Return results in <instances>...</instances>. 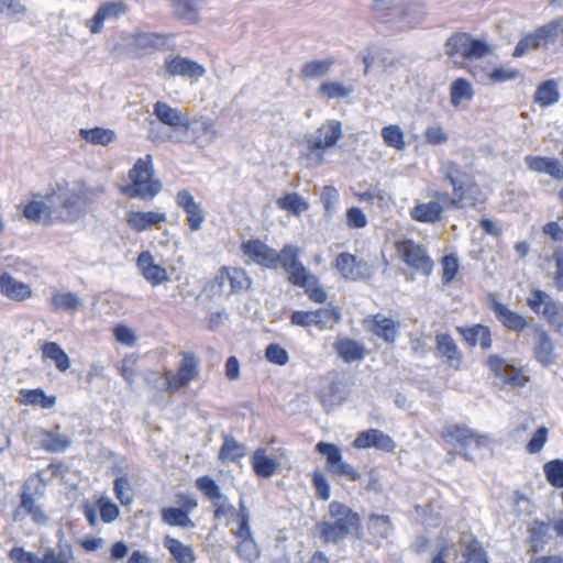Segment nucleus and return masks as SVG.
Listing matches in <instances>:
<instances>
[{
	"label": "nucleus",
	"mask_w": 563,
	"mask_h": 563,
	"mask_svg": "<svg viewBox=\"0 0 563 563\" xmlns=\"http://www.w3.org/2000/svg\"><path fill=\"white\" fill-rule=\"evenodd\" d=\"M0 292L4 297L19 302L30 299L33 295L30 285L13 278L8 273L0 276Z\"/></svg>",
	"instance_id": "2f4dec72"
},
{
	"label": "nucleus",
	"mask_w": 563,
	"mask_h": 563,
	"mask_svg": "<svg viewBox=\"0 0 563 563\" xmlns=\"http://www.w3.org/2000/svg\"><path fill=\"white\" fill-rule=\"evenodd\" d=\"M129 8L124 1L103 2L93 14L86 21V26L91 34H98L103 30L104 21L108 19H118L128 12Z\"/></svg>",
	"instance_id": "b1692460"
},
{
	"label": "nucleus",
	"mask_w": 563,
	"mask_h": 563,
	"mask_svg": "<svg viewBox=\"0 0 563 563\" xmlns=\"http://www.w3.org/2000/svg\"><path fill=\"white\" fill-rule=\"evenodd\" d=\"M334 266L345 279L358 280L368 275L367 262L357 260L355 255L347 252L340 253L336 256Z\"/></svg>",
	"instance_id": "cd10ccee"
},
{
	"label": "nucleus",
	"mask_w": 563,
	"mask_h": 563,
	"mask_svg": "<svg viewBox=\"0 0 563 563\" xmlns=\"http://www.w3.org/2000/svg\"><path fill=\"white\" fill-rule=\"evenodd\" d=\"M54 311H76L81 305L79 297L74 292L56 291L49 299Z\"/></svg>",
	"instance_id": "49530a36"
},
{
	"label": "nucleus",
	"mask_w": 563,
	"mask_h": 563,
	"mask_svg": "<svg viewBox=\"0 0 563 563\" xmlns=\"http://www.w3.org/2000/svg\"><path fill=\"white\" fill-rule=\"evenodd\" d=\"M137 363L139 355L132 353L125 355L118 367L120 375L129 384H132L137 375Z\"/></svg>",
	"instance_id": "052dcab7"
},
{
	"label": "nucleus",
	"mask_w": 563,
	"mask_h": 563,
	"mask_svg": "<svg viewBox=\"0 0 563 563\" xmlns=\"http://www.w3.org/2000/svg\"><path fill=\"white\" fill-rule=\"evenodd\" d=\"M22 511L31 518L33 523L37 526L46 525L48 521V516L44 508L37 503L34 495L30 492V488L25 485L22 487L20 494V505L13 511V519L20 520Z\"/></svg>",
	"instance_id": "4be33fe9"
},
{
	"label": "nucleus",
	"mask_w": 563,
	"mask_h": 563,
	"mask_svg": "<svg viewBox=\"0 0 563 563\" xmlns=\"http://www.w3.org/2000/svg\"><path fill=\"white\" fill-rule=\"evenodd\" d=\"M240 249L244 256L262 267L276 269L280 266L287 273V280L302 288L310 301L320 305L327 301L328 295L319 277L309 273L301 263L298 246L286 244L277 252L260 239H250L242 242Z\"/></svg>",
	"instance_id": "f257e3e1"
},
{
	"label": "nucleus",
	"mask_w": 563,
	"mask_h": 563,
	"mask_svg": "<svg viewBox=\"0 0 563 563\" xmlns=\"http://www.w3.org/2000/svg\"><path fill=\"white\" fill-rule=\"evenodd\" d=\"M316 451L325 457L327 471L331 476L345 477L351 482L362 478V474L343 460L342 451L336 444L320 441L316 444Z\"/></svg>",
	"instance_id": "f8f14e48"
},
{
	"label": "nucleus",
	"mask_w": 563,
	"mask_h": 563,
	"mask_svg": "<svg viewBox=\"0 0 563 563\" xmlns=\"http://www.w3.org/2000/svg\"><path fill=\"white\" fill-rule=\"evenodd\" d=\"M176 501L179 504V507L162 508V521L169 527L194 528L195 522L190 519L189 515L197 508V499L187 493H177Z\"/></svg>",
	"instance_id": "2eb2a0df"
},
{
	"label": "nucleus",
	"mask_w": 563,
	"mask_h": 563,
	"mask_svg": "<svg viewBox=\"0 0 563 563\" xmlns=\"http://www.w3.org/2000/svg\"><path fill=\"white\" fill-rule=\"evenodd\" d=\"M128 177L130 183L119 188L120 192L128 198L150 201L162 190V183L155 177L151 154L140 157L129 170Z\"/></svg>",
	"instance_id": "39448f33"
},
{
	"label": "nucleus",
	"mask_w": 563,
	"mask_h": 563,
	"mask_svg": "<svg viewBox=\"0 0 563 563\" xmlns=\"http://www.w3.org/2000/svg\"><path fill=\"white\" fill-rule=\"evenodd\" d=\"M560 100L558 82L554 79L542 81L536 89L533 102L542 108L550 107Z\"/></svg>",
	"instance_id": "4c0bfd02"
},
{
	"label": "nucleus",
	"mask_w": 563,
	"mask_h": 563,
	"mask_svg": "<svg viewBox=\"0 0 563 563\" xmlns=\"http://www.w3.org/2000/svg\"><path fill=\"white\" fill-rule=\"evenodd\" d=\"M527 306L537 314H541L550 324L555 325L560 331L562 323L560 322L561 307L545 291L541 289H532L527 298Z\"/></svg>",
	"instance_id": "a211bd4d"
},
{
	"label": "nucleus",
	"mask_w": 563,
	"mask_h": 563,
	"mask_svg": "<svg viewBox=\"0 0 563 563\" xmlns=\"http://www.w3.org/2000/svg\"><path fill=\"white\" fill-rule=\"evenodd\" d=\"M461 545L464 563H489L487 551L475 536L463 534Z\"/></svg>",
	"instance_id": "f704fd0d"
},
{
	"label": "nucleus",
	"mask_w": 563,
	"mask_h": 563,
	"mask_svg": "<svg viewBox=\"0 0 563 563\" xmlns=\"http://www.w3.org/2000/svg\"><path fill=\"white\" fill-rule=\"evenodd\" d=\"M96 505L99 509L100 519L104 523L115 521L120 515L119 507L108 497L101 496L97 499Z\"/></svg>",
	"instance_id": "bf43d9fd"
},
{
	"label": "nucleus",
	"mask_w": 563,
	"mask_h": 563,
	"mask_svg": "<svg viewBox=\"0 0 563 563\" xmlns=\"http://www.w3.org/2000/svg\"><path fill=\"white\" fill-rule=\"evenodd\" d=\"M276 203L279 209L294 216H300L309 209V203L297 192H287L278 198Z\"/></svg>",
	"instance_id": "c03bdc74"
},
{
	"label": "nucleus",
	"mask_w": 563,
	"mask_h": 563,
	"mask_svg": "<svg viewBox=\"0 0 563 563\" xmlns=\"http://www.w3.org/2000/svg\"><path fill=\"white\" fill-rule=\"evenodd\" d=\"M440 173L444 183L452 187V194L446 192V203L450 209H485L488 197L476 180L475 176L463 169L455 162H446L441 166Z\"/></svg>",
	"instance_id": "f03ea898"
},
{
	"label": "nucleus",
	"mask_w": 563,
	"mask_h": 563,
	"mask_svg": "<svg viewBox=\"0 0 563 563\" xmlns=\"http://www.w3.org/2000/svg\"><path fill=\"white\" fill-rule=\"evenodd\" d=\"M54 206H46L43 201H29L23 206L22 214L29 221L40 222L42 218L53 221L55 213Z\"/></svg>",
	"instance_id": "37998d69"
},
{
	"label": "nucleus",
	"mask_w": 563,
	"mask_h": 563,
	"mask_svg": "<svg viewBox=\"0 0 563 563\" xmlns=\"http://www.w3.org/2000/svg\"><path fill=\"white\" fill-rule=\"evenodd\" d=\"M538 32L544 45L555 42L562 37L563 46V16L552 20L549 23L538 27Z\"/></svg>",
	"instance_id": "864d4df0"
},
{
	"label": "nucleus",
	"mask_w": 563,
	"mask_h": 563,
	"mask_svg": "<svg viewBox=\"0 0 563 563\" xmlns=\"http://www.w3.org/2000/svg\"><path fill=\"white\" fill-rule=\"evenodd\" d=\"M8 558L12 563H77L71 544L58 543L57 550L47 548L42 558L36 553L26 551L22 547H13L8 552Z\"/></svg>",
	"instance_id": "1a4fd4ad"
},
{
	"label": "nucleus",
	"mask_w": 563,
	"mask_h": 563,
	"mask_svg": "<svg viewBox=\"0 0 563 563\" xmlns=\"http://www.w3.org/2000/svg\"><path fill=\"white\" fill-rule=\"evenodd\" d=\"M548 483L554 488H563V460L554 459L543 465Z\"/></svg>",
	"instance_id": "603ef678"
},
{
	"label": "nucleus",
	"mask_w": 563,
	"mask_h": 563,
	"mask_svg": "<svg viewBox=\"0 0 563 563\" xmlns=\"http://www.w3.org/2000/svg\"><path fill=\"white\" fill-rule=\"evenodd\" d=\"M179 355L181 360L175 373H172L170 371H166L163 374L158 372L152 373L153 375L165 377L164 386L159 388V390L164 393L176 394L199 377V357L191 351H183Z\"/></svg>",
	"instance_id": "6e6552de"
},
{
	"label": "nucleus",
	"mask_w": 563,
	"mask_h": 563,
	"mask_svg": "<svg viewBox=\"0 0 563 563\" xmlns=\"http://www.w3.org/2000/svg\"><path fill=\"white\" fill-rule=\"evenodd\" d=\"M153 114L163 124L175 132L187 133L191 130L194 123L200 122L201 134L216 135L213 120L207 118L202 120H191L189 115L178 108H174L164 101H156L153 106Z\"/></svg>",
	"instance_id": "0eeeda50"
},
{
	"label": "nucleus",
	"mask_w": 563,
	"mask_h": 563,
	"mask_svg": "<svg viewBox=\"0 0 563 563\" xmlns=\"http://www.w3.org/2000/svg\"><path fill=\"white\" fill-rule=\"evenodd\" d=\"M456 332L471 349L479 345L482 350L487 351L493 345L492 331L488 325L482 323L459 325L456 327Z\"/></svg>",
	"instance_id": "a878e982"
},
{
	"label": "nucleus",
	"mask_w": 563,
	"mask_h": 563,
	"mask_svg": "<svg viewBox=\"0 0 563 563\" xmlns=\"http://www.w3.org/2000/svg\"><path fill=\"white\" fill-rule=\"evenodd\" d=\"M311 483L312 487L316 490V496L320 500L325 501L330 498V484L323 473H321L320 471H313V473L311 474Z\"/></svg>",
	"instance_id": "69168bd1"
},
{
	"label": "nucleus",
	"mask_w": 563,
	"mask_h": 563,
	"mask_svg": "<svg viewBox=\"0 0 563 563\" xmlns=\"http://www.w3.org/2000/svg\"><path fill=\"white\" fill-rule=\"evenodd\" d=\"M441 439L465 460L474 461V454L489 443V438L463 423H449L441 430Z\"/></svg>",
	"instance_id": "423d86ee"
},
{
	"label": "nucleus",
	"mask_w": 563,
	"mask_h": 563,
	"mask_svg": "<svg viewBox=\"0 0 563 563\" xmlns=\"http://www.w3.org/2000/svg\"><path fill=\"white\" fill-rule=\"evenodd\" d=\"M334 64L333 58H325V59H317V60H310L307 62L301 67V77L305 79H312L317 77L324 76L331 66Z\"/></svg>",
	"instance_id": "8fccbe9b"
},
{
	"label": "nucleus",
	"mask_w": 563,
	"mask_h": 563,
	"mask_svg": "<svg viewBox=\"0 0 563 563\" xmlns=\"http://www.w3.org/2000/svg\"><path fill=\"white\" fill-rule=\"evenodd\" d=\"M474 91L471 82L465 78L455 79L450 87V102L457 108L463 100H472Z\"/></svg>",
	"instance_id": "a18cd8bd"
},
{
	"label": "nucleus",
	"mask_w": 563,
	"mask_h": 563,
	"mask_svg": "<svg viewBox=\"0 0 563 563\" xmlns=\"http://www.w3.org/2000/svg\"><path fill=\"white\" fill-rule=\"evenodd\" d=\"M533 355L543 366L551 365L555 360L553 342L543 330H538V340L533 349Z\"/></svg>",
	"instance_id": "58836bf2"
},
{
	"label": "nucleus",
	"mask_w": 563,
	"mask_h": 563,
	"mask_svg": "<svg viewBox=\"0 0 563 563\" xmlns=\"http://www.w3.org/2000/svg\"><path fill=\"white\" fill-rule=\"evenodd\" d=\"M351 92L352 87L339 81H323L319 87V93L327 99L346 98Z\"/></svg>",
	"instance_id": "6e6d98bb"
},
{
	"label": "nucleus",
	"mask_w": 563,
	"mask_h": 563,
	"mask_svg": "<svg viewBox=\"0 0 563 563\" xmlns=\"http://www.w3.org/2000/svg\"><path fill=\"white\" fill-rule=\"evenodd\" d=\"M167 220L164 212L130 211L126 213V223L136 232H143Z\"/></svg>",
	"instance_id": "473e14b6"
},
{
	"label": "nucleus",
	"mask_w": 563,
	"mask_h": 563,
	"mask_svg": "<svg viewBox=\"0 0 563 563\" xmlns=\"http://www.w3.org/2000/svg\"><path fill=\"white\" fill-rule=\"evenodd\" d=\"M548 437H549V429L547 427L542 426V427L538 428L534 431L532 438L527 443L526 451L529 454L539 453L542 450V448L544 446V444L547 443Z\"/></svg>",
	"instance_id": "774afa93"
},
{
	"label": "nucleus",
	"mask_w": 563,
	"mask_h": 563,
	"mask_svg": "<svg viewBox=\"0 0 563 563\" xmlns=\"http://www.w3.org/2000/svg\"><path fill=\"white\" fill-rule=\"evenodd\" d=\"M165 71L170 77L181 76L198 79L205 76L206 68L188 57L176 55L165 60Z\"/></svg>",
	"instance_id": "bb28decb"
},
{
	"label": "nucleus",
	"mask_w": 563,
	"mask_h": 563,
	"mask_svg": "<svg viewBox=\"0 0 563 563\" xmlns=\"http://www.w3.org/2000/svg\"><path fill=\"white\" fill-rule=\"evenodd\" d=\"M444 49L445 54L454 62L455 67L465 69L473 77H477L478 69L470 62L494 53L493 45L487 41L474 37L467 32H454L445 41Z\"/></svg>",
	"instance_id": "20e7f679"
},
{
	"label": "nucleus",
	"mask_w": 563,
	"mask_h": 563,
	"mask_svg": "<svg viewBox=\"0 0 563 563\" xmlns=\"http://www.w3.org/2000/svg\"><path fill=\"white\" fill-rule=\"evenodd\" d=\"M489 308L501 325L509 331L522 332L529 325L525 316L509 309L494 296L489 298Z\"/></svg>",
	"instance_id": "5701e85b"
},
{
	"label": "nucleus",
	"mask_w": 563,
	"mask_h": 563,
	"mask_svg": "<svg viewBox=\"0 0 563 563\" xmlns=\"http://www.w3.org/2000/svg\"><path fill=\"white\" fill-rule=\"evenodd\" d=\"M427 197L429 201H418L410 210L411 220L418 223L437 224L444 218L445 210L449 209L446 203V192L441 190H430Z\"/></svg>",
	"instance_id": "9b49d317"
},
{
	"label": "nucleus",
	"mask_w": 563,
	"mask_h": 563,
	"mask_svg": "<svg viewBox=\"0 0 563 563\" xmlns=\"http://www.w3.org/2000/svg\"><path fill=\"white\" fill-rule=\"evenodd\" d=\"M235 552L240 559L249 562H253L260 556V549L253 536L238 539Z\"/></svg>",
	"instance_id": "5fc2aeb1"
},
{
	"label": "nucleus",
	"mask_w": 563,
	"mask_h": 563,
	"mask_svg": "<svg viewBox=\"0 0 563 563\" xmlns=\"http://www.w3.org/2000/svg\"><path fill=\"white\" fill-rule=\"evenodd\" d=\"M70 439L65 434H59L53 431L45 432L44 449L48 452H64L70 446Z\"/></svg>",
	"instance_id": "13d9d810"
},
{
	"label": "nucleus",
	"mask_w": 563,
	"mask_h": 563,
	"mask_svg": "<svg viewBox=\"0 0 563 563\" xmlns=\"http://www.w3.org/2000/svg\"><path fill=\"white\" fill-rule=\"evenodd\" d=\"M382 137L384 143L397 151H402L406 147L405 134L399 125L389 124L382 129Z\"/></svg>",
	"instance_id": "3c124183"
},
{
	"label": "nucleus",
	"mask_w": 563,
	"mask_h": 563,
	"mask_svg": "<svg viewBox=\"0 0 563 563\" xmlns=\"http://www.w3.org/2000/svg\"><path fill=\"white\" fill-rule=\"evenodd\" d=\"M136 266L142 276L152 285L158 286L169 279L166 268L154 262L153 255L148 251L139 254Z\"/></svg>",
	"instance_id": "c85d7f7f"
},
{
	"label": "nucleus",
	"mask_w": 563,
	"mask_h": 563,
	"mask_svg": "<svg viewBox=\"0 0 563 563\" xmlns=\"http://www.w3.org/2000/svg\"><path fill=\"white\" fill-rule=\"evenodd\" d=\"M342 136V124L338 120H330L317 130V137L308 141L309 159H314L316 164H321L324 153L333 147Z\"/></svg>",
	"instance_id": "4468645a"
},
{
	"label": "nucleus",
	"mask_w": 563,
	"mask_h": 563,
	"mask_svg": "<svg viewBox=\"0 0 563 563\" xmlns=\"http://www.w3.org/2000/svg\"><path fill=\"white\" fill-rule=\"evenodd\" d=\"M81 194L69 190L66 185L58 184L56 189L45 196V199L54 206V220L62 222L74 221L78 217V203Z\"/></svg>",
	"instance_id": "ddd939ff"
},
{
	"label": "nucleus",
	"mask_w": 563,
	"mask_h": 563,
	"mask_svg": "<svg viewBox=\"0 0 563 563\" xmlns=\"http://www.w3.org/2000/svg\"><path fill=\"white\" fill-rule=\"evenodd\" d=\"M130 492H131V484H130L128 476L124 475V476L117 477L114 479L113 493H114L115 498L120 501L121 505L129 506L132 503L133 497L130 494Z\"/></svg>",
	"instance_id": "e2e57ef3"
},
{
	"label": "nucleus",
	"mask_w": 563,
	"mask_h": 563,
	"mask_svg": "<svg viewBox=\"0 0 563 563\" xmlns=\"http://www.w3.org/2000/svg\"><path fill=\"white\" fill-rule=\"evenodd\" d=\"M551 523L542 520H534L528 528V543L530 553H539L551 540Z\"/></svg>",
	"instance_id": "72a5a7b5"
},
{
	"label": "nucleus",
	"mask_w": 563,
	"mask_h": 563,
	"mask_svg": "<svg viewBox=\"0 0 563 563\" xmlns=\"http://www.w3.org/2000/svg\"><path fill=\"white\" fill-rule=\"evenodd\" d=\"M368 538L366 542L379 547L382 541L387 539L393 530V523L387 515L372 514L367 518Z\"/></svg>",
	"instance_id": "7c9ffc66"
},
{
	"label": "nucleus",
	"mask_w": 563,
	"mask_h": 563,
	"mask_svg": "<svg viewBox=\"0 0 563 563\" xmlns=\"http://www.w3.org/2000/svg\"><path fill=\"white\" fill-rule=\"evenodd\" d=\"M252 467L258 477L267 478L275 474L278 462L266 455L263 448L256 449L252 456Z\"/></svg>",
	"instance_id": "ea45409f"
},
{
	"label": "nucleus",
	"mask_w": 563,
	"mask_h": 563,
	"mask_svg": "<svg viewBox=\"0 0 563 563\" xmlns=\"http://www.w3.org/2000/svg\"><path fill=\"white\" fill-rule=\"evenodd\" d=\"M519 74L520 73L517 68H505L503 66H498L487 73V78L490 84H500L517 79Z\"/></svg>",
	"instance_id": "338daca9"
},
{
	"label": "nucleus",
	"mask_w": 563,
	"mask_h": 563,
	"mask_svg": "<svg viewBox=\"0 0 563 563\" xmlns=\"http://www.w3.org/2000/svg\"><path fill=\"white\" fill-rule=\"evenodd\" d=\"M213 280L220 289L229 286L230 295L247 291L252 286V278L249 273L236 266H221Z\"/></svg>",
	"instance_id": "6ab92c4d"
},
{
	"label": "nucleus",
	"mask_w": 563,
	"mask_h": 563,
	"mask_svg": "<svg viewBox=\"0 0 563 563\" xmlns=\"http://www.w3.org/2000/svg\"><path fill=\"white\" fill-rule=\"evenodd\" d=\"M340 321L341 311L338 307L296 310L290 314V323L302 328L316 325L320 330H324L328 328L329 322L336 324Z\"/></svg>",
	"instance_id": "dca6fc26"
},
{
	"label": "nucleus",
	"mask_w": 563,
	"mask_h": 563,
	"mask_svg": "<svg viewBox=\"0 0 563 563\" xmlns=\"http://www.w3.org/2000/svg\"><path fill=\"white\" fill-rule=\"evenodd\" d=\"M79 135L82 140L90 144L103 146L110 144L115 137V134L112 130L99 126L93 129H81L79 131Z\"/></svg>",
	"instance_id": "de8ad7c7"
},
{
	"label": "nucleus",
	"mask_w": 563,
	"mask_h": 563,
	"mask_svg": "<svg viewBox=\"0 0 563 563\" xmlns=\"http://www.w3.org/2000/svg\"><path fill=\"white\" fill-rule=\"evenodd\" d=\"M176 205L185 212L190 231H199L206 220V213L188 189H180L175 196Z\"/></svg>",
	"instance_id": "412c9836"
},
{
	"label": "nucleus",
	"mask_w": 563,
	"mask_h": 563,
	"mask_svg": "<svg viewBox=\"0 0 563 563\" xmlns=\"http://www.w3.org/2000/svg\"><path fill=\"white\" fill-rule=\"evenodd\" d=\"M363 323L372 334L384 340L386 343L394 344L396 342L400 323L391 318L376 313L367 317Z\"/></svg>",
	"instance_id": "393cba45"
},
{
	"label": "nucleus",
	"mask_w": 563,
	"mask_h": 563,
	"mask_svg": "<svg viewBox=\"0 0 563 563\" xmlns=\"http://www.w3.org/2000/svg\"><path fill=\"white\" fill-rule=\"evenodd\" d=\"M236 521H238V529L233 532L236 539L247 538L252 537V530L250 526V514L244 505V503L241 500L239 504V509L236 511Z\"/></svg>",
	"instance_id": "680f3d73"
},
{
	"label": "nucleus",
	"mask_w": 563,
	"mask_h": 563,
	"mask_svg": "<svg viewBox=\"0 0 563 563\" xmlns=\"http://www.w3.org/2000/svg\"><path fill=\"white\" fill-rule=\"evenodd\" d=\"M442 284L449 285L453 282L459 273V261L453 254L444 255L441 260Z\"/></svg>",
	"instance_id": "0e129e2a"
},
{
	"label": "nucleus",
	"mask_w": 563,
	"mask_h": 563,
	"mask_svg": "<svg viewBox=\"0 0 563 563\" xmlns=\"http://www.w3.org/2000/svg\"><path fill=\"white\" fill-rule=\"evenodd\" d=\"M164 547L169 551L176 563H195L196 555L190 545H186L178 539L166 537Z\"/></svg>",
	"instance_id": "a19ab883"
},
{
	"label": "nucleus",
	"mask_w": 563,
	"mask_h": 563,
	"mask_svg": "<svg viewBox=\"0 0 563 563\" xmlns=\"http://www.w3.org/2000/svg\"><path fill=\"white\" fill-rule=\"evenodd\" d=\"M170 35L156 32H136L132 35L133 49L137 55L163 51L167 46Z\"/></svg>",
	"instance_id": "c756f323"
},
{
	"label": "nucleus",
	"mask_w": 563,
	"mask_h": 563,
	"mask_svg": "<svg viewBox=\"0 0 563 563\" xmlns=\"http://www.w3.org/2000/svg\"><path fill=\"white\" fill-rule=\"evenodd\" d=\"M43 358H48L55 363L59 372H66L70 366V361L66 352L56 342H45L41 346Z\"/></svg>",
	"instance_id": "79ce46f5"
},
{
	"label": "nucleus",
	"mask_w": 563,
	"mask_h": 563,
	"mask_svg": "<svg viewBox=\"0 0 563 563\" xmlns=\"http://www.w3.org/2000/svg\"><path fill=\"white\" fill-rule=\"evenodd\" d=\"M331 520H322L316 528L323 543L336 544L346 539L351 533L362 538L361 516L344 503L333 500L328 507Z\"/></svg>",
	"instance_id": "7ed1b4c3"
},
{
	"label": "nucleus",
	"mask_w": 563,
	"mask_h": 563,
	"mask_svg": "<svg viewBox=\"0 0 563 563\" xmlns=\"http://www.w3.org/2000/svg\"><path fill=\"white\" fill-rule=\"evenodd\" d=\"M395 250L400 260L416 273L427 277L432 274L434 262L423 245L405 239L395 243Z\"/></svg>",
	"instance_id": "9d476101"
},
{
	"label": "nucleus",
	"mask_w": 563,
	"mask_h": 563,
	"mask_svg": "<svg viewBox=\"0 0 563 563\" xmlns=\"http://www.w3.org/2000/svg\"><path fill=\"white\" fill-rule=\"evenodd\" d=\"M435 354L442 362L454 371L463 367L464 354L459 347L456 341L450 333H438L434 338Z\"/></svg>",
	"instance_id": "aec40b11"
},
{
	"label": "nucleus",
	"mask_w": 563,
	"mask_h": 563,
	"mask_svg": "<svg viewBox=\"0 0 563 563\" xmlns=\"http://www.w3.org/2000/svg\"><path fill=\"white\" fill-rule=\"evenodd\" d=\"M245 454V448L243 444L236 442L234 438L230 435L223 437V444L219 451V460L222 462L231 461L235 462L242 459Z\"/></svg>",
	"instance_id": "09e8293b"
},
{
	"label": "nucleus",
	"mask_w": 563,
	"mask_h": 563,
	"mask_svg": "<svg viewBox=\"0 0 563 563\" xmlns=\"http://www.w3.org/2000/svg\"><path fill=\"white\" fill-rule=\"evenodd\" d=\"M334 350L345 363L361 361L366 354L365 347L350 338L338 339L334 343Z\"/></svg>",
	"instance_id": "c9c22d12"
},
{
	"label": "nucleus",
	"mask_w": 563,
	"mask_h": 563,
	"mask_svg": "<svg viewBox=\"0 0 563 563\" xmlns=\"http://www.w3.org/2000/svg\"><path fill=\"white\" fill-rule=\"evenodd\" d=\"M541 45H544V44H543V42L541 40V36H540L539 32H538V29H537L534 32L525 35L517 43V45H516V47H515V49L512 52V56L514 57H521L528 51L537 49Z\"/></svg>",
	"instance_id": "4d7b16f0"
},
{
	"label": "nucleus",
	"mask_w": 563,
	"mask_h": 563,
	"mask_svg": "<svg viewBox=\"0 0 563 563\" xmlns=\"http://www.w3.org/2000/svg\"><path fill=\"white\" fill-rule=\"evenodd\" d=\"M195 485L207 499L211 500L214 519H221L235 512L234 506H232L227 496L221 493L220 486L212 477L208 475L200 476L196 479Z\"/></svg>",
	"instance_id": "f3484780"
},
{
	"label": "nucleus",
	"mask_w": 563,
	"mask_h": 563,
	"mask_svg": "<svg viewBox=\"0 0 563 563\" xmlns=\"http://www.w3.org/2000/svg\"><path fill=\"white\" fill-rule=\"evenodd\" d=\"M18 399L21 405L37 406L42 409H51L56 404V397L46 395L42 388L21 389Z\"/></svg>",
	"instance_id": "e433bc0d"
}]
</instances>
